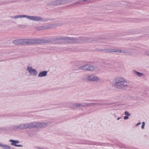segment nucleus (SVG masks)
<instances>
[{"instance_id":"18","label":"nucleus","mask_w":149,"mask_h":149,"mask_svg":"<svg viewBox=\"0 0 149 149\" xmlns=\"http://www.w3.org/2000/svg\"><path fill=\"white\" fill-rule=\"evenodd\" d=\"M87 0H83L84 1H86Z\"/></svg>"},{"instance_id":"16","label":"nucleus","mask_w":149,"mask_h":149,"mask_svg":"<svg viewBox=\"0 0 149 149\" xmlns=\"http://www.w3.org/2000/svg\"><path fill=\"white\" fill-rule=\"evenodd\" d=\"M44 26H42V29H45V28H44Z\"/></svg>"},{"instance_id":"2","label":"nucleus","mask_w":149,"mask_h":149,"mask_svg":"<svg viewBox=\"0 0 149 149\" xmlns=\"http://www.w3.org/2000/svg\"><path fill=\"white\" fill-rule=\"evenodd\" d=\"M45 125L44 123H33L21 124L19 125L17 128L21 129H24L27 128H31L35 127H41Z\"/></svg>"},{"instance_id":"4","label":"nucleus","mask_w":149,"mask_h":149,"mask_svg":"<svg viewBox=\"0 0 149 149\" xmlns=\"http://www.w3.org/2000/svg\"><path fill=\"white\" fill-rule=\"evenodd\" d=\"M22 17H27L29 19L35 20L38 21L42 19L41 17L36 16H26L25 15L22 16H16L15 18Z\"/></svg>"},{"instance_id":"17","label":"nucleus","mask_w":149,"mask_h":149,"mask_svg":"<svg viewBox=\"0 0 149 149\" xmlns=\"http://www.w3.org/2000/svg\"><path fill=\"white\" fill-rule=\"evenodd\" d=\"M140 123H137V125H139L140 124Z\"/></svg>"},{"instance_id":"3","label":"nucleus","mask_w":149,"mask_h":149,"mask_svg":"<svg viewBox=\"0 0 149 149\" xmlns=\"http://www.w3.org/2000/svg\"><path fill=\"white\" fill-rule=\"evenodd\" d=\"M127 86V83L125 80L121 78H119L116 79L115 86L118 88L125 89L124 87Z\"/></svg>"},{"instance_id":"19","label":"nucleus","mask_w":149,"mask_h":149,"mask_svg":"<svg viewBox=\"0 0 149 149\" xmlns=\"http://www.w3.org/2000/svg\"><path fill=\"white\" fill-rule=\"evenodd\" d=\"M119 118H118V119H119Z\"/></svg>"},{"instance_id":"9","label":"nucleus","mask_w":149,"mask_h":149,"mask_svg":"<svg viewBox=\"0 0 149 149\" xmlns=\"http://www.w3.org/2000/svg\"><path fill=\"white\" fill-rule=\"evenodd\" d=\"M47 72L46 71H44L40 72L38 74V76L40 77H44L46 75Z\"/></svg>"},{"instance_id":"8","label":"nucleus","mask_w":149,"mask_h":149,"mask_svg":"<svg viewBox=\"0 0 149 149\" xmlns=\"http://www.w3.org/2000/svg\"><path fill=\"white\" fill-rule=\"evenodd\" d=\"M89 80L91 81H97L98 80V78L97 77L93 76H91L88 77V78Z\"/></svg>"},{"instance_id":"6","label":"nucleus","mask_w":149,"mask_h":149,"mask_svg":"<svg viewBox=\"0 0 149 149\" xmlns=\"http://www.w3.org/2000/svg\"><path fill=\"white\" fill-rule=\"evenodd\" d=\"M27 70L31 74L34 75H36L37 74L36 71L34 69H33L31 67H28L27 68Z\"/></svg>"},{"instance_id":"15","label":"nucleus","mask_w":149,"mask_h":149,"mask_svg":"<svg viewBox=\"0 0 149 149\" xmlns=\"http://www.w3.org/2000/svg\"><path fill=\"white\" fill-rule=\"evenodd\" d=\"M128 116H125L124 117V119H127L128 118Z\"/></svg>"},{"instance_id":"10","label":"nucleus","mask_w":149,"mask_h":149,"mask_svg":"<svg viewBox=\"0 0 149 149\" xmlns=\"http://www.w3.org/2000/svg\"><path fill=\"white\" fill-rule=\"evenodd\" d=\"M0 146L3 147L4 149H10V146L8 145H6L3 146L2 144H0Z\"/></svg>"},{"instance_id":"12","label":"nucleus","mask_w":149,"mask_h":149,"mask_svg":"<svg viewBox=\"0 0 149 149\" xmlns=\"http://www.w3.org/2000/svg\"><path fill=\"white\" fill-rule=\"evenodd\" d=\"M136 73L139 76H141L143 75V74H142V73L139 72H136Z\"/></svg>"},{"instance_id":"11","label":"nucleus","mask_w":149,"mask_h":149,"mask_svg":"<svg viewBox=\"0 0 149 149\" xmlns=\"http://www.w3.org/2000/svg\"><path fill=\"white\" fill-rule=\"evenodd\" d=\"M109 52H116L120 53L121 52V51L120 50H118L117 49H114L111 50V51Z\"/></svg>"},{"instance_id":"5","label":"nucleus","mask_w":149,"mask_h":149,"mask_svg":"<svg viewBox=\"0 0 149 149\" xmlns=\"http://www.w3.org/2000/svg\"><path fill=\"white\" fill-rule=\"evenodd\" d=\"M81 69L84 70H87L89 71H93L94 68L92 66L90 65H86L84 67H81Z\"/></svg>"},{"instance_id":"1","label":"nucleus","mask_w":149,"mask_h":149,"mask_svg":"<svg viewBox=\"0 0 149 149\" xmlns=\"http://www.w3.org/2000/svg\"><path fill=\"white\" fill-rule=\"evenodd\" d=\"M13 42L16 45H25L40 44L43 42L42 40L39 39H17L14 40Z\"/></svg>"},{"instance_id":"14","label":"nucleus","mask_w":149,"mask_h":149,"mask_svg":"<svg viewBox=\"0 0 149 149\" xmlns=\"http://www.w3.org/2000/svg\"><path fill=\"white\" fill-rule=\"evenodd\" d=\"M145 123L144 122L142 123V124L141 126V128L142 129H143L145 126Z\"/></svg>"},{"instance_id":"13","label":"nucleus","mask_w":149,"mask_h":149,"mask_svg":"<svg viewBox=\"0 0 149 149\" xmlns=\"http://www.w3.org/2000/svg\"><path fill=\"white\" fill-rule=\"evenodd\" d=\"M125 114L127 116H129L130 115V114L129 113V112L127 111H126L125 113Z\"/></svg>"},{"instance_id":"7","label":"nucleus","mask_w":149,"mask_h":149,"mask_svg":"<svg viewBox=\"0 0 149 149\" xmlns=\"http://www.w3.org/2000/svg\"><path fill=\"white\" fill-rule=\"evenodd\" d=\"M10 141L12 142L11 144L14 145L16 147H22V146L20 145H17L16 144L19 143V141H16L13 140H11Z\"/></svg>"}]
</instances>
